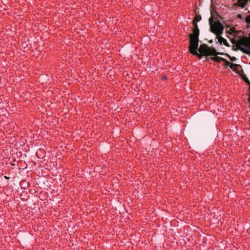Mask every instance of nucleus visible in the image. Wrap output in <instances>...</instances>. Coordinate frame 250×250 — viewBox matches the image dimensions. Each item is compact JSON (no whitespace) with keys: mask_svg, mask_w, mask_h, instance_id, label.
<instances>
[{"mask_svg":"<svg viewBox=\"0 0 250 250\" xmlns=\"http://www.w3.org/2000/svg\"><path fill=\"white\" fill-rule=\"evenodd\" d=\"M208 21L210 25V31L213 33L217 38L221 37L224 29V27L221 22L220 21L214 22L212 20V18L209 19Z\"/></svg>","mask_w":250,"mask_h":250,"instance_id":"obj_1","label":"nucleus"},{"mask_svg":"<svg viewBox=\"0 0 250 250\" xmlns=\"http://www.w3.org/2000/svg\"><path fill=\"white\" fill-rule=\"evenodd\" d=\"M198 51L203 53L205 56H217L219 54H224L223 53L217 52L215 48H210L208 45L204 43L200 45Z\"/></svg>","mask_w":250,"mask_h":250,"instance_id":"obj_2","label":"nucleus"},{"mask_svg":"<svg viewBox=\"0 0 250 250\" xmlns=\"http://www.w3.org/2000/svg\"><path fill=\"white\" fill-rule=\"evenodd\" d=\"M189 51L190 53L195 56H197L199 59H201L203 55H205L203 53H198L197 50H199V42H189Z\"/></svg>","mask_w":250,"mask_h":250,"instance_id":"obj_3","label":"nucleus"},{"mask_svg":"<svg viewBox=\"0 0 250 250\" xmlns=\"http://www.w3.org/2000/svg\"><path fill=\"white\" fill-rule=\"evenodd\" d=\"M194 28L192 30L193 33L189 35V42H199V29L197 22H193Z\"/></svg>","mask_w":250,"mask_h":250,"instance_id":"obj_4","label":"nucleus"},{"mask_svg":"<svg viewBox=\"0 0 250 250\" xmlns=\"http://www.w3.org/2000/svg\"><path fill=\"white\" fill-rule=\"evenodd\" d=\"M223 62H225V65L227 66H229L233 71L237 72V73L240 74L239 72L237 71V67H240L241 66L239 64L231 63L229 62L226 59L224 58V60Z\"/></svg>","mask_w":250,"mask_h":250,"instance_id":"obj_5","label":"nucleus"},{"mask_svg":"<svg viewBox=\"0 0 250 250\" xmlns=\"http://www.w3.org/2000/svg\"><path fill=\"white\" fill-rule=\"evenodd\" d=\"M249 41L248 38L244 37L238 41L236 46L239 47V49L242 50V49L239 47V46L241 45L246 46L249 43Z\"/></svg>","mask_w":250,"mask_h":250,"instance_id":"obj_6","label":"nucleus"},{"mask_svg":"<svg viewBox=\"0 0 250 250\" xmlns=\"http://www.w3.org/2000/svg\"><path fill=\"white\" fill-rule=\"evenodd\" d=\"M210 12L211 16L209 18V19L212 18V20L213 21V20H215V21H220L219 19H221V17L215 10H211Z\"/></svg>","mask_w":250,"mask_h":250,"instance_id":"obj_7","label":"nucleus"},{"mask_svg":"<svg viewBox=\"0 0 250 250\" xmlns=\"http://www.w3.org/2000/svg\"><path fill=\"white\" fill-rule=\"evenodd\" d=\"M217 39L218 40V42L221 44L223 43L227 46H229V44L228 43L227 40L225 39L224 38H223L222 36L217 38Z\"/></svg>","mask_w":250,"mask_h":250,"instance_id":"obj_8","label":"nucleus"},{"mask_svg":"<svg viewBox=\"0 0 250 250\" xmlns=\"http://www.w3.org/2000/svg\"><path fill=\"white\" fill-rule=\"evenodd\" d=\"M214 56V57H211V59L212 60H213V61L216 62H220L221 61H223V60H224V58H223L218 57L216 56Z\"/></svg>","mask_w":250,"mask_h":250,"instance_id":"obj_9","label":"nucleus"},{"mask_svg":"<svg viewBox=\"0 0 250 250\" xmlns=\"http://www.w3.org/2000/svg\"><path fill=\"white\" fill-rule=\"evenodd\" d=\"M201 20V16L200 15H196L195 17V18H194L193 22H197L198 21H199Z\"/></svg>","mask_w":250,"mask_h":250,"instance_id":"obj_10","label":"nucleus"},{"mask_svg":"<svg viewBox=\"0 0 250 250\" xmlns=\"http://www.w3.org/2000/svg\"><path fill=\"white\" fill-rule=\"evenodd\" d=\"M243 79L244 80V81L250 85V81L249 80L248 78L244 76L243 77Z\"/></svg>","mask_w":250,"mask_h":250,"instance_id":"obj_11","label":"nucleus"},{"mask_svg":"<svg viewBox=\"0 0 250 250\" xmlns=\"http://www.w3.org/2000/svg\"><path fill=\"white\" fill-rule=\"evenodd\" d=\"M226 55L230 58V60L231 62H235L236 60V58L235 57H231L230 56L227 54H226Z\"/></svg>","mask_w":250,"mask_h":250,"instance_id":"obj_12","label":"nucleus"},{"mask_svg":"<svg viewBox=\"0 0 250 250\" xmlns=\"http://www.w3.org/2000/svg\"><path fill=\"white\" fill-rule=\"evenodd\" d=\"M246 21L247 23L250 24V16H248L246 18Z\"/></svg>","mask_w":250,"mask_h":250,"instance_id":"obj_13","label":"nucleus"},{"mask_svg":"<svg viewBox=\"0 0 250 250\" xmlns=\"http://www.w3.org/2000/svg\"><path fill=\"white\" fill-rule=\"evenodd\" d=\"M162 79H163V80H166L167 79V77H166V76H163Z\"/></svg>","mask_w":250,"mask_h":250,"instance_id":"obj_14","label":"nucleus"},{"mask_svg":"<svg viewBox=\"0 0 250 250\" xmlns=\"http://www.w3.org/2000/svg\"><path fill=\"white\" fill-rule=\"evenodd\" d=\"M248 101L250 102V97L249 98Z\"/></svg>","mask_w":250,"mask_h":250,"instance_id":"obj_15","label":"nucleus"},{"mask_svg":"<svg viewBox=\"0 0 250 250\" xmlns=\"http://www.w3.org/2000/svg\"><path fill=\"white\" fill-rule=\"evenodd\" d=\"M209 42L211 43L212 42V40H210L209 41Z\"/></svg>","mask_w":250,"mask_h":250,"instance_id":"obj_16","label":"nucleus"}]
</instances>
